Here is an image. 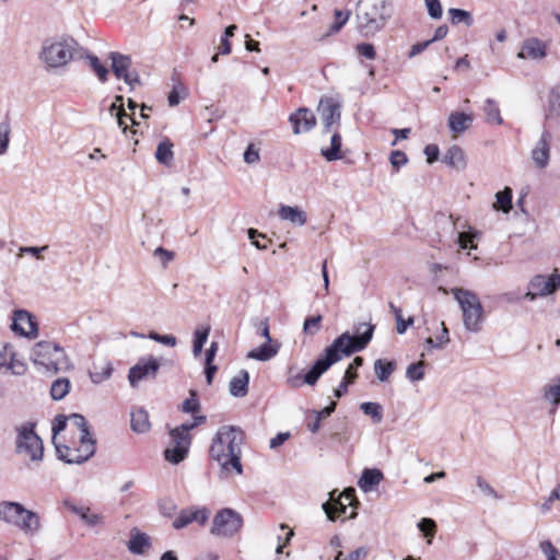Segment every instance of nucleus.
Returning a JSON list of instances; mask_svg holds the SVG:
<instances>
[{"mask_svg": "<svg viewBox=\"0 0 560 560\" xmlns=\"http://www.w3.org/2000/svg\"><path fill=\"white\" fill-rule=\"evenodd\" d=\"M547 55L546 44L537 37H529L522 44L521 50L517 52L520 59H542Z\"/></svg>", "mask_w": 560, "mask_h": 560, "instance_id": "a211bd4d", "label": "nucleus"}, {"mask_svg": "<svg viewBox=\"0 0 560 560\" xmlns=\"http://www.w3.org/2000/svg\"><path fill=\"white\" fill-rule=\"evenodd\" d=\"M149 338L168 347H175L177 343V339L173 335H160L155 331H151Z\"/></svg>", "mask_w": 560, "mask_h": 560, "instance_id": "13d9d810", "label": "nucleus"}, {"mask_svg": "<svg viewBox=\"0 0 560 560\" xmlns=\"http://www.w3.org/2000/svg\"><path fill=\"white\" fill-rule=\"evenodd\" d=\"M70 390V381L66 377L55 380L50 387V396L54 400L63 399Z\"/></svg>", "mask_w": 560, "mask_h": 560, "instance_id": "e433bc0d", "label": "nucleus"}, {"mask_svg": "<svg viewBox=\"0 0 560 560\" xmlns=\"http://www.w3.org/2000/svg\"><path fill=\"white\" fill-rule=\"evenodd\" d=\"M418 528L423 533L425 537H428V544L432 542V538L436 532V524L432 518H422L418 523Z\"/></svg>", "mask_w": 560, "mask_h": 560, "instance_id": "3c124183", "label": "nucleus"}, {"mask_svg": "<svg viewBox=\"0 0 560 560\" xmlns=\"http://www.w3.org/2000/svg\"><path fill=\"white\" fill-rule=\"evenodd\" d=\"M369 553V549L366 547H359L354 551H352L346 559H343V553L339 551L335 557V560H362L366 558Z\"/></svg>", "mask_w": 560, "mask_h": 560, "instance_id": "bf43d9fd", "label": "nucleus"}, {"mask_svg": "<svg viewBox=\"0 0 560 560\" xmlns=\"http://www.w3.org/2000/svg\"><path fill=\"white\" fill-rule=\"evenodd\" d=\"M112 60V70L117 79H127V73L132 65L131 57L117 51L109 54Z\"/></svg>", "mask_w": 560, "mask_h": 560, "instance_id": "412c9836", "label": "nucleus"}, {"mask_svg": "<svg viewBox=\"0 0 560 560\" xmlns=\"http://www.w3.org/2000/svg\"><path fill=\"white\" fill-rule=\"evenodd\" d=\"M0 521L30 536L38 534L43 527L42 518L36 512L14 501L0 502Z\"/></svg>", "mask_w": 560, "mask_h": 560, "instance_id": "39448f33", "label": "nucleus"}, {"mask_svg": "<svg viewBox=\"0 0 560 560\" xmlns=\"http://www.w3.org/2000/svg\"><path fill=\"white\" fill-rule=\"evenodd\" d=\"M360 409L364 415L370 416L374 423L378 424L383 421V407L378 402H362Z\"/></svg>", "mask_w": 560, "mask_h": 560, "instance_id": "79ce46f5", "label": "nucleus"}, {"mask_svg": "<svg viewBox=\"0 0 560 560\" xmlns=\"http://www.w3.org/2000/svg\"><path fill=\"white\" fill-rule=\"evenodd\" d=\"M151 545L150 537L144 534L137 532L131 535V538L128 542V549L135 555H142L145 548H149Z\"/></svg>", "mask_w": 560, "mask_h": 560, "instance_id": "473e14b6", "label": "nucleus"}, {"mask_svg": "<svg viewBox=\"0 0 560 560\" xmlns=\"http://www.w3.org/2000/svg\"><path fill=\"white\" fill-rule=\"evenodd\" d=\"M55 446H56V453H57L58 458L63 460L67 464H83L86 462V460L73 462V459H75V457H79V455L84 456L83 444H81V443H80L79 447L73 448V450H71L67 445L55 444Z\"/></svg>", "mask_w": 560, "mask_h": 560, "instance_id": "2f4dec72", "label": "nucleus"}, {"mask_svg": "<svg viewBox=\"0 0 560 560\" xmlns=\"http://www.w3.org/2000/svg\"><path fill=\"white\" fill-rule=\"evenodd\" d=\"M154 156L160 164L170 166L174 160L173 142L166 137L161 140L158 144Z\"/></svg>", "mask_w": 560, "mask_h": 560, "instance_id": "c756f323", "label": "nucleus"}, {"mask_svg": "<svg viewBox=\"0 0 560 560\" xmlns=\"http://www.w3.org/2000/svg\"><path fill=\"white\" fill-rule=\"evenodd\" d=\"M242 526V515L233 509L225 508L214 515L210 533L219 537H232Z\"/></svg>", "mask_w": 560, "mask_h": 560, "instance_id": "1a4fd4ad", "label": "nucleus"}, {"mask_svg": "<svg viewBox=\"0 0 560 560\" xmlns=\"http://www.w3.org/2000/svg\"><path fill=\"white\" fill-rule=\"evenodd\" d=\"M209 332L210 327L200 328L195 331L192 341V353L195 357H198L201 353L202 348L209 337Z\"/></svg>", "mask_w": 560, "mask_h": 560, "instance_id": "37998d69", "label": "nucleus"}, {"mask_svg": "<svg viewBox=\"0 0 560 560\" xmlns=\"http://www.w3.org/2000/svg\"><path fill=\"white\" fill-rule=\"evenodd\" d=\"M555 279L551 278V275L546 276H535L529 282V291L525 294V298L533 301L537 296H545L553 293L557 290V285H555Z\"/></svg>", "mask_w": 560, "mask_h": 560, "instance_id": "f3484780", "label": "nucleus"}, {"mask_svg": "<svg viewBox=\"0 0 560 560\" xmlns=\"http://www.w3.org/2000/svg\"><path fill=\"white\" fill-rule=\"evenodd\" d=\"M11 329L20 336L34 339L38 336V325L31 313L24 310H18L13 315Z\"/></svg>", "mask_w": 560, "mask_h": 560, "instance_id": "4468645a", "label": "nucleus"}, {"mask_svg": "<svg viewBox=\"0 0 560 560\" xmlns=\"http://www.w3.org/2000/svg\"><path fill=\"white\" fill-rule=\"evenodd\" d=\"M551 140V133L548 130H544L539 141L532 152V158L536 165L540 168L547 166L549 162V142Z\"/></svg>", "mask_w": 560, "mask_h": 560, "instance_id": "6ab92c4d", "label": "nucleus"}, {"mask_svg": "<svg viewBox=\"0 0 560 560\" xmlns=\"http://www.w3.org/2000/svg\"><path fill=\"white\" fill-rule=\"evenodd\" d=\"M477 487L480 489V491L488 495V497H492L494 499H501V497L498 494V492L482 478V477H477Z\"/></svg>", "mask_w": 560, "mask_h": 560, "instance_id": "e2e57ef3", "label": "nucleus"}, {"mask_svg": "<svg viewBox=\"0 0 560 560\" xmlns=\"http://www.w3.org/2000/svg\"><path fill=\"white\" fill-rule=\"evenodd\" d=\"M472 121V115L464 112H453L448 116V128L453 133L460 135L471 127Z\"/></svg>", "mask_w": 560, "mask_h": 560, "instance_id": "5701e85b", "label": "nucleus"}, {"mask_svg": "<svg viewBox=\"0 0 560 560\" xmlns=\"http://www.w3.org/2000/svg\"><path fill=\"white\" fill-rule=\"evenodd\" d=\"M495 203L493 207L497 210H501L504 213L510 212L512 208V189L509 187H505L503 190L495 194Z\"/></svg>", "mask_w": 560, "mask_h": 560, "instance_id": "a19ab883", "label": "nucleus"}, {"mask_svg": "<svg viewBox=\"0 0 560 560\" xmlns=\"http://www.w3.org/2000/svg\"><path fill=\"white\" fill-rule=\"evenodd\" d=\"M210 517V510L206 506H190L179 512L178 516L173 521L172 526L179 530L191 523L196 522L199 525H205Z\"/></svg>", "mask_w": 560, "mask_h": 560, "instance_id": "2eb2a0df", "label": "nucleus"}, {"mask_svg": "<svg viewBox=\"0 0 560 560\" xmlns=\"http://www.w3.org/2000/svg\"><path fill=\"white\" fill-rule=\"evenodd\" d=\"M429 16L432 20H440L443 15V9L440 0H424Z\"/></svg>", "mask_w": 560, "mask_h": 560, "instance_id": "603ef678", "label": "nucleus"}, {"mask_svg": "<svg viewBox=\"0 0 560 560\" xmlns=\"http://www.w3.org/2000/svg\"><path fill=\"white\" fill-rule=\"evenodd\" d=\"M540 549L547 557V560H560V551L552 545L550 540L541 541Z\"/></svg>", "mask_w": 560, "mask_h": 560, "instance_id": "5fc2aeb1", "label": "nucleus"}, {"mask_svg": "<svg viewBox=\"0 0 560 560\" xmlns=\"http://www.w3.org/2000/svg\"><path fill=\"white\" fill-rule=\"evenodd\" d=\"M11 126L8 119L0 122V155H3L9 148Z\"/></svg>", "mask_w": 560, "mask_h": 560, "instance_id": "09e8293b", "label": "nucleus"}, {"mask_svg": "<svg viewBox=\"0 0 560 560\" xmlns=\"http://www.w3.org/2000/svg\"><path fill=\"white\" fill-rule=\"evenodd\" d=\"M83 58L89 60V65H90L91 69L93 70V72L97 75L98 80L103 83L106 82L107 78H108V69L106 68V66L104 63H102L100 58L94 55L89 54L84 48H83Z\"/></svg>", "mask_w": 560, "mask_h": 560, "instance_id": "72a5a7b5", "label": "nucleus"}, {"mask_svg": "<svg viewBox=\"0 0 560 560\" xmlns=\"http://www.w3.org/2000/svg\"><path fill=\"white\" fill-rule=\"evenodd\" d=\"M244 432L234 425L221 427L212 440L209 454L218 462L223 470L234 469L237 474L243 472L241 464Z\"/></svg>", "mask_w": 560, "mask_h": 560, "instance_id": "7ed1b4c3", "label": "nucleus"}, {"mask_svg": "<svg viewBox=\"0 0 560 560\" xmlns=\"http://www.w3.org/2000/svg\"><path fill=\"white\" fill-rule=\"evenodd\" d=\"M323 510L327 515V518L331 522L336 521V518L346 513L347 504L341 501H327L323 503Z\"/></svg>", "mask_w": 560, "mask_h": 560, "instance_id": "4c0bfd02", "label": "nucleus"}, {"mask_svg": "<svg viewBox=\"0 0 560 560\" xmlns=\"http://www.w3.org/2000/svg\"><path fill=\"white\" fill-rule=\"evenodd\" d=\"M486 114V120L489 124L502 125L503 119L501 117L500 108L498 103L492 98H487L483 106Z\"/></svg>", "mask_w": 560, "mask_h": 560, "instance_id": "f704fd0d", "label": "nucleus"}, {"mask_svg": "<svg viewBox=\"0 0 560 560\" xmlns=\"http://www.w3.org/2000/svg\"><path fill=\"white\" fill-rule=\"evenodd\" d=\"M389 0H361L358 7V28L363 36L380 32L390 18Z\"/></svg>", "mask_w": 560, "mask_h": 560, "instance_id": "20e7f679", "label": "nucleus"}, {"mask_svg": "<svg viewBox=\"0 0 560 560\" xmlns=\"http://www.w3.org/2000/svg\"><path fill=\"white\" fill-rule=\"evenodd\" d=\"M351 15V12L349 10H339L336 9L334 12L335 21L334 24L330 26L328 34H335L338 33L343 25L348 22L349 18Z\"/></svg>", "mask_w": 560, "mask_h": 560, "instance_id": "a18cd8bd", "label": "nucleus"}, {"mask_svg": "<svg viewBox=\"0 0 560 560\" xmlns=\"http://www.w3.org/2000/svg\"><path fill=\"white\" fill-rule=\"evenodd\" d=\"M171 441L164 451V457L167 462L177 465L183 462L187 455L191 444V436H185L177 430H171Z\"/></svg>", "mask_w": 560, "mask_h": 560, "instance_id": "9b49d317", "label": "nucleus"}, {"mask_svg": "<svg viewBox=\"0 0 560 560\" xmlns=\"http://www.w3.org/2000/svg\"><path fill=\"white\" fill-rule=\"evenodd\" d=\"M425 362L420 360L419 362L411 363L406 370V377L411 382H418L424 377Z\"/></svg>", "mask_w": 560, "mask_h": 560, "instance_id": "c03bdc74", "label": "nucleus"}, {"mask_svg": "<svg viewBox=\"0 0 560 560\" xmlns=\"http://www.w3.org/2000/svg\"><path fill=\"white\" fill-rule=\"evenodd\" d=\"M396 369L394 361L377 359L374 362V372L381 382H386Z\"/></svg>", "mask_w": 560, "mask_h": 560, "instance_id": "c9c22d12", "label": "nucleus"}, {"mask_svg": "<svg viewBox=\"0 0 560 560\" xmlns=\"http://www.w3.org/2000/svg\"><path fill=\"white\" fill-rule=\"evenodd\" d=\"M447 13L453 25L464 23L466 26L470 27L474 24L472 15L466 10L451 8Z\"/></svg>", "mask_w": 560, "mask_h": 560, "instance_id": "58836bf2", "label": "nucleus"}, {"mask_svg": "<svg viewBox=\"0 0 560 560\" xmlns=\"http://www.w3.org/2000/svg\"><path fill=\"white\" fill-rule=\"evenodd\" d=\"M389 161L393 167L398 171L402 165L407 164L408 158L405 152L396 150L390 153Z\"/></svg>", "mask_w": 560, "mask_h": 560, "instance_id": "052dcab7", "label": "nucleus"}, {"mask_svg": "<svg viewBox=\"0 0 560 560\" xmlns=\"http://www.w3.org/2000/svg\"><path fill=\"white\" fill-rule=\"evenodd\" d=\"M452 293L463 312V323L465 328L471 332L480 331L483 319V307L478 295L475 292L463 288H453Z\"/></svg>", "mask_w": 560, "mask_h": 560, "instance_id": "0eeeda50", "label": "nucleus"}, {"mask_svg": "<svg viewBox=\"0 0 560 560\" xmlns=\"http://www.w3.org/2000/svg\"><path fill=\"white\" fill-rule=\"evenodd\" d=\"M383 479V472L377 468H365L359 480V487L364 491H371Z\"/></svg>", "mask_w": 560, "mask_h": 560, "instance_id": "cd10ccee", "label": "nucleus"}, {"mask_svg": "<svg viewBox=\"0 0 560 560\" xmlns=\"http://www.w3.org/2000/svg\"><path fill=\"white\" fill-rule=\"evenodd\" d=\"M244 161L247 163V164H254L256 162L259 161V153L258 151L254 148L253 144H249L247 147V149L245 150L244 152Z\"/></svg>", "mask_w": 560, "mask_h": 560, "instance_id": "338daca9", "label": "nucleus"}, {"mask_svg": "<svg viewBox=\"0 0 560 560\" xmlns=\"http://www.w3.org/2000/svg\"><path fill=\"white\" fill-rule=\"evenodd\" d=\"M289 121L292 125L295 135L307 132L316 125V117L314 113L307 107H300L289 116Z\"/></svg>", "mask_w": 560, "mask_h": 560, "instance_id": "dca6fc26", "label": "nucleus"}, {"mask_svg": "<svg viewBox=\"0 0 560 560\" xmlns=\"http://www.w3.org/2000/svg\"><path fill=\"white\" fill-rule=\"evenodd\" d=\"M443 162L448 166L462 171L466 167V155L459 145H452L448 148L443 156Z\"/></svg>", "mask_w": 560, "mask_h": 560, "instance_id": "a878e982", "label": "nucleus"}, {"mask_svg": "<svg viewBox=\"0 0 560 560\" xmlns=\"http://www.w3.org/2000/svg\"><path fill=\"white\" fill-rule=\"evenodd\" d=\"M341 136L336 128L330 139V147L320 150V154L329 162L342 159L341 150Z\"/></svg>", "mask_w": 560, "mask_h": 560, "instance_id": "7c9ffc66", "label": "nucleus"}, {"mask_svg": "<svg viewBox=\"0 0 560 560\" xmlns=\"http://www.w3.org/2000/svg\"><path fill=\"white\" fill-rule=\"evenodd\" d=\"M280 342L278 341H266L261 346L256 349H253L248 352L247 358L254 359L257 361H268L277 355L280 349Z\"/></svg>", "mask_w": 560, "mask_h": 560, "instance_id": "393cba45", "label": "nucleus"}, {"mask_svg": "<svg viewBox=\"0 0 560 560\" xmlns=\"http://www.w3.org/2000/svg\"><path fill=\"white\" fill-rule=\"evenodd\" d=\"M72 423L80 430V443L83 444L84 456L79 455L73 462L89 460L95 454V440L92 438L86 419L79 413L70 417Z\"/></svg>", "mask_w": 560, "mask_h": 560, "instance_id": "ddd939ff", "label": "nucleus"}, {"mask_svg": "<svg viewBox=\"0 0 560 560\" xmlns=\"http://www.w3.org/2000/svg\"><path fill=\"white\" fill-rule=\"evenodd\" d=\"M254 326H255L256 332L258 335L264 337L266 339V341L272 342V339L270 337V331H269V319H268V317H266L264 319H256L254 322Z\"/></svg>", "mask_w": 560, "mask_h": 560, "instance_id": "6e6d98bb", "label": "nucleus"}, {"mask_svg": "<svg viewBox=\"0 0 560 560\" xmlns=\"http://www.w3.org/2000/svg\"><path fill=\"white\" fill-rule=\"evenodd\" d=\"M131 430L137 433H145L150 430L151 423L149 415L143 408H138L131 411Z\"/></svg>", "mask_w": 560, "mask_h": 560, "instance_id": "c85d7f7f", "label": "nucleus"}, {"mask_svg": "<svg viewBox=\"0 0 560 560\" xmlns=\"http://www.w3.org/2000/svg\"><path fill=\"white\" fill-rule=\"evenodd\" d=\"M549 115L560 116V86L551 89L548 98Z\"/></svg>", "mask_w": 560, "mask_h": 560, "instance_id": "de8ad7c7", "label": "nucleus"}, {"mask_svg": "<svg viewBox=\"0 0 560 560\" xmlns=\"http://www.w3.org/2000/svg\"><path fill=\"white\" fill-rule=\"evenodd\" d=\"M35 423L25 422L18 429L16 451L26 454L31 460H42L44 445L42 439L34 430Z\"/></svg>", "mask_w": 560, "mask_h": 560, "instance_id": "6e6552de", "label": "nucleus"}, {"mask_svg": "<svg viewBox=\"0 0 560 560\" xmlns=\"http://www.w3.org/2000/svg\"><path fill=\"white\" fill-rule=\"evenodd\" d=\"M249 374L241 370L230 382V394L234 397H244L248 393Z\"/></svg>", "mask_w": 560, "mask_h": 560, "instance_id": "bb28decb", "label": "nucleus"}, {"mask_svg": "<svg viewBox=\"0 0 560 560\" xmlns=\"http://www.w3.org/2000/svg\"><path fill=\"white\" fill-rule=\"evenodd\" d=\"M67 427V417L63 416V415H58L55 417L54 421H52V432H54V438L60 433L61 431H63Z\"/></svg>", "mask_w": 560, "mask_h": 560, "instance_id": "69168bd1", "label": "nucleus"}, {"mask_svg": "<svg viewBox=\"0 0 560 560\" xmlns=\"http://www.w3.org/2000/svg\"><path fill=\"white\" fill-rule=\"evenodd\" d=\"M325 132L332 131L334 126L340 125V104L332 97H322L317 106Z\"/></svg>", "mask_w": 560, "mask_h": 560, "instance_id": "f8f14e48", "label": "nucleus"}, {"mask_svg": "<svg viewBox=\"0 0 560 560\" xmlns=\"http://www.w3.org/2000/svg\"><path fill=\"white\" fill-rule=\"evenodd\" d=\"M180 409L186 413H196L200 410V402L196 390H189V397L183 401Z\"/></svg>", "mask_w": 560, "mask_h": 560, "instance_id": "49530a36", "label": "nucleus"}, {"mask_svg": "<svg viewBox=\"0 0 560 560\" xmlns=\"http://www.w3.org/2000/svg\"><path fill=\"white\" fill-rule=\"evenodd\" d=\"M544 396L547 400H549L553 405H558L560 402V376H559L558 384L548 385L545 387Z\"/></svg>", "mask_w": 560, "mask_h": 560, "instance_id": "864d4df0", "label": "nucleus"}, {"mask_svg": "<svg viewBox=\"0 0 560 560\" xmlns=\"http://www.w3.org/2000/svg\"><path fill=\"white\" fill-rule=\"evenodd\" d=\"M278 215L281 220L291 222L293 225L302 226L306 223V212L299 207L282 205L279 208Z\"/></svg>", "mask_w": 560, "mask_h": 560, "instance_id": "b1692460", "label": "nucleus"}, {"mask_svg": "<svg viewBox=\"0 0 560 560\" xmlns=\"http://www.w3.org/2000/svg\"><path fill=\"white\" fill-rule=\"evenodd\" d=\"M176 504L171 500H165L160 503V511L166 517H173L176 512Z\"/></svg>", "mask_w": 560, "mask_h": 560, "instance_id": "0e129e2a", "label": "nucleus"}, {"mask_svg": "<svg viewBox=\"0 0 560 560\" xmlns=\"http://www.w3.org/2000/svg\"><path fill=\"white\" fill-rule=\"evenodd\" d=\"M355 50L359 55L373 60L376 56L375 48L370 43H361L355 46Z\"/></svg>", "mask_w": 560, "mask_h": 560, "instance_id": "680f3d73", "label": "nucleus"}, {"mask_svg": "<svg viewBox=\"0 0 560 560\" xmlns=\"http://www.w3.org/2000/svg\"><path fill=\"white\" fill-rule=\"evenodd\" d=\"M374 328L372 324L360 323L355 328L357 335H351L349 331L342 332L325 349L324 354L314 362L305 375L301 373L291 375L288 377V384L293 388L303 384L315 385L319 377L342 357H350L365 349L372 340Z\"/></svg>", "mask_w": 560, "mask_h": 560, "instance_id": "f257e3e1", "label": "nucleus"}, {"mask_svg": "<svg viewBox=\"0 0 560 560\" xmlns=\"http://www.w3.org/2000/svg\"><path fill=\"white\" fill-rule=\"evenodd\" d=\"M322 320H323V316L319 314L316 316L306 317L303 323V332L305 335H311V336L315 335L320 329Z\"/></svg>", "mask_w": 560, "mask_h": 560, "instance_id": "8fccbe9b", "label": "nucleus"}, {"mask_svg": "<svg viewBox=\"0 0 560 560\" xmlns=\"http://www.w3.org/2000/svg\"><path fill=\"white\" fill-rule=\"evenodd\" d=\"M30 358L35 365L42 366L50 373H58L71 368V362L65 349L52 341L42 340L36 342L31 350Z\"/></svg>", "mask_w": 560, "mask_h": 560, "instance_id": "423d86ee", "label": "nucleus"}, {"mask_svg": "<svg viewBox=\"0 0 560 560\" xmlns=\"http://www.w3.org/2000/svg\"><path fill=\"white\" fill-rule=\"evenodd\" d=\"M424 154L427 155V161L433 163L439 159L440 149L436 144H428L424 148Z\"/></svg>", "mask_w": 560, "mask_h": 560, "instance_id": "774afa93", "label": "nucleus"}, {"mask_svg": "<svg viewBox=\"0 0 560 560\" xmlns=\"http://www.w3.org/2000/svg\"><path fill=\"white\" fill-rule=\"evenodd\" d=\"M364 363V360L362 357H355L353 361L348 365L345 376L339 384V386L335 389V397L340 398L348 392V386L352 383H354L355 378L358 377L357 370L361 368Z\"/></svg>", "mask_w": 560, "mask_h": 560, "instance_id": "aec40b11", "label": "nucleus"}, {"mask_svg": "<svg viewBox=\"0 0 560 560\" xmlns=\"http://www.w3.org/2000/svg\"><path fill=\"white\" fill-rule=\"evenodd\" d=\"M37 59L49 74H60L75 59H83V47L72 36L60 35L42 42Z\"/></svg>", "mask_w": 560, "mask_h": 560, "instance_id": "f03ea898", "label": "nucleus"}, {"mask_svg": "<svg viewBox=\"0 0 560 560\" xmlns=\"http://www.w3.org/2000/svg\"><path fill=\"white\" fill-rule=\"evenodd\" d=\"M108 112L112 116H115L117 118L118 126L121 128L124 133H127L128 125L126 124L125 119H129L132 125H136V120L133 117L129 116L124 107H119V104L112 103V105L108 108Z\"/></svg>", "mask_w": 560, "mask_h": 560, "instance_id": "ea45409f", "label": "nucleus"}, {"mask_svg": "<svg viewBox=\"0 0 560 560\" xmlns=\"http://www.w3.org/2000/svg\"><path fill=\"white\" fill-rule=\"evenodd\" d=\"M160 370V362L152 355L143 357L129 369L128 381L131 387H137L139 382L155 378Z\"/></svg>", "mask_w": 560, "mask_h": 560, "instance_id": "9d476101", "label": "nucleus"}, {"mask_svg": "<svg viewBox=\"0 0 560 560\" xmlns=\"http://www.w3.org/2000/svg\"><path fill=\"white\" fill-rule=\"evenodd\" d=\"M14 357L15 352L13 350V347L11 345H5L0 351V368H9Z\"/></svg>", "mask_w": 560, "mask_h": 560, "instance_id": "4d7b16f0", "label": "nucleus"}, {"mask_svg": "<svg viewBox=\"0 0 560 560\" xmlns=\"http://www.w3.org/2000/svg\"><path fill=\"white\" fill-rule=\"evenodd\" d=\"M63 505L72 513L77 514L88 526H96L103 521L100 514L91 513L88 506L77 505L70 500H65Z\"/></svg>", "mask_w": 560, "mask_h": 560, "instance_id": "4be33fe9", "label": "nucleus"}]
</instances>
